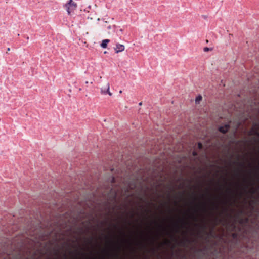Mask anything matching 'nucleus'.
I'll list each match as a JSON object with an SVG mask.
<instances>
[{"label": "nucleus", "mask_w": 259, "mask_h": 259, "mask_svg": "<svg viewBox=\"0 0 259 259\" xmlns=\"http://www.w3.org/2000/svg\"><path fill=\"white\" fill-rule=\"evenodd\" d=\"M109 83L107 80H104L101 84V92L102 94H108L109 96H112V94L109 91Z\"/></svg>", "instance_id": "nucleus-1"}, {"label": "nucleus", "mask_w": 259, "mask_h": 259, "mask_svg": "<svg viewBox=\"0 0 259 259\" xmlns=\"http://www.w3.org/2000/svg\"><path fill=\"white\" fill-rule=\"evenodd\" d=\"M67 13L70 15L72 12L76 9V5L73 2L72 0H69L68 3L65 5Z\"/></svg>", "instance_id": "nucleus-2"}, {"label": "nucleus", "mask_w": 259, "mask_h": 259, "mask_svg": "<svg viewBox=\"0 0 259 259\" xmlns=\"http://www.w3.org/2000/svg\"><path fill=\"white\" fill-rule=\"evenodd\" d=\"M124 50V46L121 44H117L115 48L116 53L122 52Z\"/></svg>", "instance_id": "nucleus-3"}, {"label": "nucleus", "mask_w": 259, "mask_h": 259, "mask_svg": "<svg viewBox=\"0 0 259 259\" xmlns=\"http://www.w3.org/2000/svg\"><path fill=\"white\" fill-rule=\"evenodd\" d=\"M229 129V126L225 125L224 126H221L219 128V131L223 133H226Z\"/></svg>", "instance_id": "nucleus-4"}, {"label": "nucleus", "mask_w": 259, "mask_h": 259, "mask_svg": "<svg viewBox=\"0 0 259 259\" xmlns=\"http://www.w3.org/2000/svg\"><path fill=\"white\" fill-rule=\"evenodd\" d=\"M109 42V39H104L102 40V43L101 44V46L103 48H106L107 46L108 43Z\"/></svg>", "instance_id": "nucleus-5"}, {"label": "nucleus", "mask_w": 259, "mask_h": 259, "mask_svg": "<svg viewBox=\"0 0 259 259\" xmlns=\"http://www.w3.org/2000/svg\"><path fill=\"white\" fill-rule=\"evenodd\" d=\"M202 97L201 95L198 96L195 99V103L198 104L202 100Z\"/></svg>", "instance_id": "nucleus-6"}, {"label": "nucleus", "mask_w": 259, "mask_h": 259, "mask_svg": "<svg viewBox=\"0 0 259 259\" xmlns=\"http://www.w3.org/2000/svg\"><path fill=\"white\" fill-rule=\"evenodd\" d=\"M210 50L209 48H207V47H205L204 48V52H207L209 50Z\"/></svg>", "instance_id": "nucleus-7"}, {"label": "nucleus", "mask_w": 259, "mask_h": 259, "mask_svg": "<svg viewBox=\"0 0 259 259\" xmlns=\"http://www.w3.org/2000/svg\"><path fill=\"white\" fill-rule=\"evenodd\" d=\"M201 145L200 144H199V148H200V147H201Z\"/></svg>", "instance_id": "nucleus-8"}, {"label": "nucleus", "mask_w": 259, "mask_h": 259, "mask_svg": "<svg viewBox=\"0 0 259 259\" xmlns=\"http://www.w3.org/2000/svg\"><path fill=\"white\" fill-rule=\"evenodd\" d=\"M119 93H122V91H119Z\"/></svg>", "instance_id": "nucleus-9"}]
</instances>
